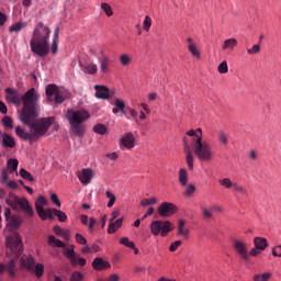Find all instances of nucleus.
Segmentation results:
<instances>
[{
    "label": "nucleus",
    "instance_id": "4d7b16f0",
    "mask_svg": "<svg viewBox=\"0 0 281 281\" xmlns=\"http://www.w3.org/2000/svg\"><path fill=\"white\" fill-rule=\"evenodd\" d=\"M2 124L3 126H5L7 128H12V119L10 116H4L2 119Z\"/></svg>",
    "mask_w": 281,
    "mask_h": 281
},
{
    "label": "nucleus",
    "instance_id": "7ed1b4c3",
    "mask_svg": "<svg viewBox=\"0 0 281 281\" xmlns=\"http://www.w3.org/2000/svg\"><path fill=\"white\" fill-rule=\"evenodd\" d=\"M187 135L189 137H193L191 146L195 157L203 164H210V161H213L214 150H212V145H210V143L203 140V130L201 127L196 130H189Z\"/></svg>",
    "mask_w": 281,
    "mask_h": 281
},
{
    "label": "nucleus",
    "instance_id": "9d476101",
    "mask_svg": "<svg viewBox=\"0 0 281 281\" xmlns=\"http://www.w3.org/2000/svg\"><path fill=\"white\" fill-rule=\"evenodd\" d=\"M64 256L70 260L72 267H76L79 265V267H85L87 265V259L81 258L80 256L76 255V251L74 250V245H70L69 248H64Z\"/></svg>",
    "mask_w": 281,
    "mask_h": 281
},
{
    "label": "nucleus",
    "instance_id": "2f4dec72",
    "mask_svg": "<svg viewBox=\"0 0 281 281\" xmlns=\"http://www.w3.org/2000/svg\"><path fill=\"white\" fill-rule=\"evenodd\" d=\"M218 183H220V186H222V188H226V190H231V188L234 189V184L236 182H233L232 179H229V178H223V179L218 180Z\"/></svg>",
    "mask_w": 281,
    "mask_h": 281
},
{
    "label": "nucleus",
    "instance_id": "09e8293b",
    "mask_svg": "<svg viewBox=\"0 0 281 281\" xmlns=\"http://www.w3.org/2000/svg\"><path fill=\"white\" fill-rule=\"evenodd\" d=\"M151 25H153V19H150V16L147 15L143 22V27L145 32H149Z\"/></svg>",
    "mask_w": 281,
    "mask_h": 281
},
{
    "label": "nucleus",
    "instance_id": "603ef678",
    "mask_svg": "<svg viewBox=\"0 0 281 281\" xmlns=\"http://www.w3.org/2000/svg\"><path fill=\"white\" fill-rule=\"evenodd\" d=\"M247 54L255 56V54H260V44H255L251 48H247Z\"/></svg>",
    "mask_w": 281,
    "mask_h": 281
},
{
    "label": "nucleus",
    "instance_id": "f03ea898",
    "mask_svg": "<svg viewBox=\"0 0 281 281\" xmlns=\"http://www.w3.org/2000/svg\"><path fill=\"white\" fill-rule=\"evenodd\" d=\"M52 31L43 23H37L32 33L30 42L31 52L40 58H45L49 54V35Z\"/></svg>",
    "mask_w": 281,
    "mask_h": 281
},
{
    "label": "nucleus",
    "instance_id": "0e129e2a",
    "mask_svg": "<svg viewBox=\"0 0 281 281\" xmlns=\"http://www.w3.org/2000/svg\"><path fill=\"white\" fill-rule=\"evenodd\" d=\"M50 201L57 205V207H60V200H58V195H56V193L50 194Z\"/></svg>",
    "mask_w": 281,
    "mask_h": 281
},
{
    "label": "nucleus",
    "instance_id": "7c9ffc66",
    "mask_svg": "<svg viewBox=\"0 0 281 281\" xmlns=\"http://www.w3.org/2000/svg\"><path fill=\"white\" fill-rule=\"evenodd\" d=\"M7 225L12 227V229H16L21 226V218H19L16 215H12Z\"/></svg>",
    "mask_w": 281,
    "mask_h": 281
},
{
    "label": "nucleus",
    "instance_id": "dca6fc26",
    "mask_svg": "<svg viewBox=\"0 0 281 281\" xmlns=\"http://www.w3.org/2000/svg\"><path fill=\"white\" fill-rule=\"evenodd\" d=\"M92 267L94 271H104L106 269H111V263L101 257H97L92 261Z\"/></svg>",
    "mask_w": 281,
    "mask_h": 281
},
{
    "label": "nucleus",
    "instance_id": "9b49d317",
    "mask_svg": "<svg viewBox=\"0 0 281 281\" xmlns=\"http://www.w3.org/2000/svg\"><path fill=\"white\" fill-rule=\"evenodd\" d=\"M233 248L236 254L244 260V262H249V250L247 248V244L240 241L238 239L233 240Z\"/></svg>",
    "mask_w": 281,
    "mask_h": 281
},
{
    "label": "nucleus",
    "instance_id": "20e7f679",
    "mask_svg": "<svg viewBox=\"0 0 281 281\" xmlns=\"http://www.w3.org/2000/svg\"><path fill=\"white\" fill-rule=\"evenodd\" d=\"M8 258H11L9 263L4 267L9 276H14V269L16 265V258L23 254V239L21 235L14 233L7 237V251Z\"/></svg>",
    "mask_w": 281,
    "mask_h": 281
},
{
    "label": "nucleus",
    "instance_id": "052dcab7",
    "mask_svg": "<svg viewBox=\"0 0 281 281\" xmlns=\"http://www.w3.org/2000/svg\"><path fill=\"white\" fill-rule=\"evenodd\" d=\"M50 52H52V54L58 53V41L53 40L52 45H50Z\"/></svg>",
    "mask_w": 281,
    "mask_h": 281
},
{
    "label": "nucleus",
    "instance_id": "a18cd8bd",
    "mask_svg": "<svg viewBox=\"0 0 281 281\" xmlns=\"http://www.w3.org/2000/svg\"><path fill=\"white\" fill-rule=\"evenodd\" d=\"M188 49L190 54L194 56V58H201V53H199V49L196 48V44L188 45Z\"/></svg>",
    "mask_w": 281,
    "mask_h": 281
},
{
    "label": "nucleus",
    "instance_id": "49530a36",
    "mask_svg": "<svg viewBox=\"0 0 281 281\" xmlns=\"http://www.w3.org/2000/svg\"><path fill=\"white\" fill-rule=\"evenodd\" d=\"M217 139L218 142H221V144H223L224 146H227V144H229V139L227 138V134H225V132H220L217 134Z\"/></svg>",
    "mask_w": 281,
    "mask_h": 281
},
{
    "label": "nucleus",
    "instance_id": "58836bf2",
    "mask_svg": "<svg viewBox=\"0 0 281 281\" xmlns=\"http://www.w3.org/2000/svg\"><path fill=\"white\" fill-rule=\"evenodd\" d=\"M233 190H234V192H237L241 196H247V189L245 187L238 184V182H236L234 184Z\"/></svg>",
    "mask_w": 281,
    "mask_h": 281
},
{
    "label": "nucleus",
    "instance_id": "6ab92c4d",
    "mask_svg": "<svg viewBox=\"0 0 281 281\" xmlns=\"http://www.w3.org/2000/svg\"><path fill=\"white\" fill-rule=\"evenodd\" d=\"M94 90L95 98L99 100H109V88H106V86L97 85L94 86Z\"/></svg>",
    "mask_w": 281,
    "mask_h": 281
},
{
    "label": "nucleus",
    "instance_id": "a211bd4d",
    "mask_svg": "<svg viewBox=\"0 0 281 281\" xmlns=\"http://www.w3.org/2000/svg\"><path fill=\"white\" fill-rule=\"evenodd\" d=\"M0 139L3 148H14L16 146V142H14V137L10 136L7 133L0 132Z\"/></svg>",
    "mask_w": 281,
    "mask_h": 281
},
{
    "label": "nucleus",
    "instance_id": "c756f323",
    "mask_svg": "<svg viewBox=\"0 0 281 281\" xmlns=\"http://www.w3.org/2000/svg\"><path fill=\"white\" fill-rule=\"evenodd\" d=\"M40 218H42V221H47V218H49L50 221H54V209H44L43 213H37Z\"/></svg>",
    "mask_w": 281,
    "mask_h": 281
},
{
    "label": "nucleus",
    "instance_id": "c85d7f7f",
    "mask_svg": "<svg viewBox=\"0 0 281 281\" xmlns=\"http://www.w3.org/2000/svg\"><path fill=\"white\" fill-rule=\"evenodd\" d=\"M48 245L50 247H59L61 249H65V243H63L60 239L55 238L54 235L48 236Z\"/></svg>",
    "mask_w": 281,
    "mask_h": 281
},
{
    "label": "nucleus",
    "instance_id": "1a4fd4ad",
    "mask_svg": "<svg viewBox=\"0 0 281 281\" xmlns=\"http://www.w3.org/2000/svg\"><path fill=\"white\" fill-rule=\"evenodd\" d=\"M172 229H175V224L170 221L156 220L150 223L151 236H161L162 238H166L168 233L172 232Z\"/></svg>",
    "mask_w": 281,
    "mask_h": 281
},
{
    "label": "nucleus",
    "instance_id": "a19ab883",
    "mask_svg": "<svg viewBox=\"0 0 281 281\" xmlns=\"http://www.w3.org/2000/svg\"><path fill=\"white\" fill-rule=\"evenodd\" d=\"M120 245H124V247H128V249H135V243L131 241L128 237H122L120 239Z\"/></svg>",
    "mask_w": 281,
    "mask_h": 281
},
{
    "label": "nucleus",
    "instance_id": "c9c22d12",
    "mask_svg": "<svg viewBox=\"0 0 281 281\" xmlns=\"http://www.w3.org/2000/svg\"><path fill=\"white\" fill-rule=\"evenodd\" d=\"M8 168L10 170V172H16L18 168H19V160L11 158L8 160Z\"/></svg>",
    "mask_w": 281,
    "mask_h": 281
},
{
    "label": "nucleus",
    "instance_id": "774afa93",
    "mask_svg": "<svg viewBox=\"0 0 281 281\" xmlns=\"http://www.w3.org/2000/svg\"><path fill=\"white\" fill-rule=\"evenodd\" d=\"M0 113H2L3 115L8 113V105H5V103H3L2 101H0Z\"/></svg>",
    "mask_w": 281,
    "mask_h": 281
},
{
    "label": "nucleus",
    "instance_id": "79ce46f5",
    "mask_svg": "<svg viewBox=\"0 0 281 281\" xmlns=\"http://www.w3.org/2000/svg\"><path fill=\"white\" fill-rule=\"evenodd\" d=\"M101 10H103L106 16H113V9L111 8V4L106 2L101 3Z\"/></svg>",
    "mask_w": 281,
    "mask_h": 281
},
{
    "label": "nucleus",
    "instance_id": "39448f33",
    "mask_svg": "<svg viewBox=\"0 0 281 281\" xmlns=\"http://www.w3.org/2000/svg\"><path fill=\"white\" fill-rule=\"evenodd\" d=\"M41 95L36 92V89L31 88L22 95V111L20 117H24L26 122H30V119L36 117V111H38V100Z\"/></svg>",
    "mask_w": 281,
    "mask_h": 281
},
{
    "label": "nucleus",
    "instance_id": "ddd939ff",
    "mask_svg": "<svg viewBox=\"0 0 281 281\" xmlns=\"http://www.w3.org/2000/svg\"><path fill=\"white\" fill-rule=\"evenodd\" d=\"M177 212V206L170 202H162L158 207V214L162 218H168Z\"/></svg>",
    "mask_w": 281,
    "mask_h": 281
},
{
    "label": "nucleus",
    "instance_id": "f704fd0d",
    "mask_svg": "<svg viewBox=\"0 0 281 281\" xmlns=\"http://www.w3.org/2000/svg\"><path fill=\"white\" fill-rule=\"evenodd\" d=\"M20 177H22V179H25L26 181L30 182H34V176H32V173H30L27 170L25 169H20L19 171Z\"/></svg>",
    "mask_w": 281,
    "mask_h": 281
},
{
    "label": "nucleus",
    "instance_id": "864d4df0",
    "mask_svg": "<svg viewBox=\"0 0 281 281\" xmlns=\"http://www.w3.org/2000/svg\"><path fill=\"white\" fill-rule=\"evenodd\" d=\"M181 245H183V241H181V240H176V241H173V243L169 246V251H171V252L177 251V249H179V247H181Z\"/></svg>",
    "mask_w": 281,
    "mask_h": 281
},
{
    "label": "nucleus",
    "instance_id": "f257e3e1",
    "mask_svg": "<svg viewBox=\"0 0 281 281\" xmlns=\"http://www.w3.org/2000/svg\"><path fill=\"white\" fill-rule=\"evenodd\" d=\"M21 122L23 124H26V126H30L31 133L25 132L21 126L15 127V134L18 137H21V139H30L31 142H36L49 131V126L56 122V119L54 116L49 117H43L38 122L34 121V119H30L26 121L24 116H20Z\"/></svg>",
    "mask_w": 281,
    "mask_h": 281
},
{
    "label": "nucleus",
    "instance_id": "f8f14e48",
    "mask_svg": "<svg viewBox=\"0 0 281 281\" xmlns=\"http://www.w3.org/2000/svg\"><path fill=\"white\" fill-rule=\"evenodd\" d=\"M4 93H5V100L8 102H10L11 104H16L18 106H21L23 94H21L16 89L7 88L4 90Z\"/></svg>",
    "mask_w": 281,
    "mask_h": 281
},
{
    "label": "nucleus",
    "instance_id": "37998d69",
    "mask_svg": "<svg viewBox=\"0 0 281 281\" xmlns=\"http://www.w3.org/2000/svg\"><path fill=\"white\" fill-rule=\"evenodd\" d=\"M132 60L133 59L131 58V56L126 54L120 56V63L123 67H127V65H131Z\"/></svg>",
    "mask_w": 281,
    "mask_h": 281
},
{
    "label": "nucleus",
    "instance_id": "5fc2aeb1",
    "mask_svg": "<svg viewBox=\"0 0 281 281\" xmlns=\"http://www.w3.org/2000/svg\"><path fill=\"white\" fill-rule=\"evenodd\" d=\"M114 106H115L119 111H123V109H126V104H125L124 101H122L121 99H115V100H114Z\"/></svg>",
    "mask_w": 281,
    "mask_h": 281
},
{
    "label": "nucleus",
    "instance_id": "aec40b11",
    "mask_svg": "<svg viewBox=\"0 0 281 281\" xmlns=\"http://www.w3.org/2000/svg\"><path fill=\"white\" fill-rule=\"evenodd\" d=\"M80 67L82 71H85V74H88L89 76H95V74H98V65L94 63H90L87 65L80 63Z\"/></svg>",
    "mask_w": 281,
    "mask_h": 281
},
{
    "label": "nucleus",
    "instance_id": "13d9d810",
    "mask_svg": "<svg viewBox=\"0 0 281 281\" xmlns=\"http://www.w3.org/2000/svg\"><path fill=\"white\" fill-rule=\"evenodd\" d=\"M202 216H203V218H212L214 215L212 214V211H210V209L203 207Z\"/></svg>",
    "mask_w": 281,
    "mask_h": 281
},
{
    "label": "nucleus",
    "instance_id": "b1692460",
    "mask_svg": "<svg viewBox=\"0 0 281 281\" xmlns=\"http://www.w3.org/2000/svg\"><path fill=\"white\" fill-rule=\"evenodd\" d=\"M20 263L22 265V267H24L25 269H27L29 271H32V269H34V258L33 257H27V256H23L20 260Z\"/></svg>",
    "mask_w": 281,
    "mask_h": 281
},
{
    "label": "nucleus",
    "instance_id": "680f3d73",
    "mask_svg": "<svg viewBox=\"0 0 281 281\" xmlns=\"http://www.w3.org/2000/svg\"><path fill=\"white\" fill-rule=\"evenodd\" d=\"M70 281H82V273L74 272L71 274Z\"/></svg>",
    "mask_w": 281,
    "mask_h": 281
},
{
    "label": "nucleus",
    "instance_id": "e433bc0d",
    "mask_svg": "<svg viewBox=\"0 0 281 281\" xmlns=\"http://www.w3.org/2000/svg\"><path fill=\"white\" fill-rule=\"evenodd\" d=\"M93 131L98 134V135H106V132L109 131L104 124H97L93 126Z\"/></svg>",
    "mask_w": 281,
    "mask_h": 281
},
{
    "label": "nucleus",
    "instance_id": "4be33fe9",
    "mask_svg": "<svg viewBox=\"0 0 281 281\" xmlns=\"http://www.w3.org/2000/svg\"><path fill=\"white\" fill-rule=\"evenodd\" d=\"M124 223V217H121L119 220L110 221L108 234H115L120 227H122V224Z\"/></svg>",
    "mask_w": 281,
    "mask_h": 281
},
{
    "label": "nucleus",
    "instance_id": "e2e57ef3",
    "mask_svg": "<svg viewBox=\"0 0 281 281\" xmlns=\"http://www.w3.org/2000/svg\"><path fill=\"white\" fill-rule=\"evenodd\" d=\"M272 256H274L276 258H281V246H276L272 249Z\"/></svg>",
    "mask_w": 281,
    "mask_h": 281
},
{
    "label": "nucleus",
    "instance_id": "393cba45",
    "mask_svg": "<svg viewBox=\"0 0 281 281\" xmlns=\"http://www.w3.org/2000/svg\"><path fill=\"white\" fill-rule=\"evenodd\" d=\"M178 236H183V238L190 236V229L186 228V220L178 221Z\"/></svg>",
    "mask_w": 281,
    "mask_h": 281
},
{
    "label": "nucleus",
    "instance_id": "bb28decb",
    "mask_svg": "<svg viewBox=\"0 0 281 281\" xmlns=\"http://www.w3.org/2000/svg\"><path fill=\"white\" fill-rule=\"evenodd\" d=\"M178 181L182 188H186L188 186V170L184 168L180 169L178 172Z\"/></svg>",
    "mask_w": 281,
    "mask_h": 281
},
{
    "label": "nucleus",
    "instance_id": "338daca9",
    "mask_svg": "<svg viewBox=\"0 0 281 281\" xmlns=\"http://www.w3.org/2000/svg\"><path fill=\"white\" fill-rule=\"evenodd\" d=\"M1 183H8V170L1 172Z\"/></svg>",
    "mask_w": 281,
    "mask_h": 281
},
{
    "label": "nucleus",
    "instance_id": "ea45409f",
    "mask_svg": "<svg viewBox=\"0 0 281 281\" xmlns=\"http://www.w3.org/2000/svg\"><path fill=\"white\" fill-rule=\"evenodd\" d=\"M34 273L36 278H43V273H45V266H43V263H36L34 268Z\"/></svg>",
    "mask_w": 281,
    "mask_h": 281
},
{
    "label": "nucleus",
    "instance_id": "2eb2a0df",
    "mask_svg": "<svg viewBox=\"0 0 281 281\" xmlns=\"http://www.w3.org/2000/svg\"><path fill=\"white\" fill-rule=\"evenodd\" d=\"M183 146L184 153L187 155L186 162L189 170H194V156L192 155V149H190V145H188L187 137H183Z\"/></svg>",
    "mask_w": 281,
    "mask_h": 281
},
{
    "label": "nucleus",
    "instance_id": "0eeeda50",
    "mask_svg": "<svg viewBox=\"0 0 281 281\" xmlns=\"http://www.w3.org/2000/svg\"><path fill=\"white\" fill-rule=\"evenodd\" d=\"M5 203L13 210H22L29 218L34 216V209H32V205H30V201H27L26 198H19L15 194H10L7 198Z\"/></svg>",
    "mask_w": 281,
    "mask_h": 281
},
{
    "label": "nucleus",
    "instance_id": "f3484780",
    "mask_svg": "<svg viewBox=\"0 0 281 281\" xmlns=\"http://www.w3.org/2000/svg\"><path fill=\"white\" fill-rule=\"evenodd\" d=\"M78 179L83 186H89L91 179H93V171L91 169H82L78 175Z\"/></svg>",
    "mask_w": 281,
    "mask_h": 281
},
{
    "label": "nucleus",
    "instance_id": "69168bd1",
    "mask_svg": "<svg viewBox=\"0 0 281 281\" xmlns=\"http://www.w3.org/2000/svg\"><path fill=\"white\" fill-rule=\"evenodd\" d=\"M64 238V240H69L70 238V233H69V229H64L61 231V235H59Z\"/></svg>",
    "mask_w": 281,
    "mask_h": 281
},
{
    "label": "nucleus",
    "instance_id": "5701e85b",
    "mask_svg": "<svg viewBox=\"0 0 281 281\" xmlns=\"http://www.w3.org/2000/svg\"><path fill=\"white\" fill-rule=\"evenodd\" d=\"M254 246L259 249L260 251H265L267 247H269V243L265 237H255L254 238Z\"/></svg>",
    "mask_w": 281,
    "mask_h": 281
},
{
    "label": "nucleus",
    "instance_id": "473e14b6",
    "mask_svg": "<svg viewBox=\"0 0 281 281\" xmlns=\"http://www.w3.org/2000/svg\"><path fill=\"white\" fill-rule=\"evenodd\" d=\"M271 280V273L265 272V273H257L252 277V281H269Z\"/></svg>",
    "mask_w": 281,
    "mask_h": 281
},
{
    "label": "nucleus",
    "instance_id": "412c9836",
    "mask_svg": "<svg viewBox=\"0 0 281 281\" xmlns=\"http://www.w3.org/2000/svg\"><path fill=\"white\" fill-rule=\"evenodd\" d=\"M235 47H238V40L231 37L228 40H225L223 45H222V49L224 52H226L227 49L229 52H234Z\"/></svg>",
    "mask_w": 281,
    "mask_h": 281
},
{
    "label": "nucleus",
    "instance_id": "6e6552de",
    "mask_svg": "<svg viewBox=\"0 0 281 281\" xmlns=\"http://www.w3.org/2000/svg\"><path fill=\"white\" fill-rule=\"evenodd\" d=\"M45 92L47 102H55V104H63L70 95L67 89L58 88L56 85H47Z\"/></svg>",
    "mask_w": 281,
    "mask_h": 281
},
{
    "label": "nucleus",
    "instance_id": "a878e982",
    "mask_svg": "<svg viewBox=\"0 0 281 281\" xmlns=\"http://www.w3.org/2000/svg\"><path fill=\"white\" fill-rule=\"evenodd\" d=\"M45 205H47V200L44 195H40L37 200L35 201V210L37 214H43V211L45 210Z\"/></svg>",
    "mask_w": 281,
    "mask_h": 281
},
{
    "label": "nucleus",
    "instance_id": "de8ad7c7",
    "mask_svg": "<svg viewBox=\"0 0 281 281\" xmlns=\"http://www.w3.org/2000/svg\"><path fill=\"white\" fill-rule=\"evenodd\" d=\"M217 71H218V74H227V71H229V67L227 66V61L226 60L222 61L218 65Z\"/></svg>",
    "mask_w": 281,
    "mask_h": 281
},
{
    "label": "nucleus",
    "instance_id": "4468645a",
    "mask_svg": "<svg viewBox=\"0 0 281 281\" xmlns=\"http://www.w3.org/2000/svg\"><path fill=\"white\" fill-rule=\"evenodd\" d=\"M121 146L127 150H133L135 148V135L132 132L125 133L121 137Z\"/></svg>",
    "mask_w": 281,
    "mask_h": 281
},
{
    "label": "nucleus",
    "instance_id": "423d86ee",
    "mask_svg": "<svg viewBox=\"0 0 281 281\" xmlns=\"http://www.w3.org/2000/svg\"><path fill=\"white\" fill-rule=\"evenodd\" d=\"M66 119L70 124V131L76 137L85 135V122L89 120V112L85 110H68Z\"/></svg>",
    "mask_w": 281,
    "mask_h": 281
},
{
    "label": "nucleus",
    "instance_id": "72a5a7b5",
    "mask_svg": "<svg viewBox=\"0 0 281 281\" xmlns=\"http://www.w3.org/2000/svg\"><path fill=\"white\" fill-rule=\"evenodd\" d=\"M54 216L58 218L59 223H66L67 221V213L60 210L54 209Z\"/></svg>",
    "mask_w": 281,
    "mask_h": 281
},
{
    "label": "nucleus",
    "instance_id": "bf43d9fd",
    "mask_svg": "<svg viewBox=\"0 0 281 281\" xmlns=\"http://www.w3.org/2000/svg\"><path fill=\"white\" fill-rule=\"evenodd\" d=\"M260 249H258L256 246L254 248L250 249V251L248 252V256H251L252 258H256V256H260Z\"/></svg>",
    "mask_w": 281,
    "mask_h": 281
},
{
    "label": "nucleus",
    "instance_id": "6e6d98bb",
    "mask_svg": "<svg viewBox=\"0 0 281 281\" xmlns=\"http://www.w3.org/2000/svg\"><path fill=\"white\" fill-rule=\"evenodd\" d=\"M76 238V243H78V245H87V238H85V236L80 235V233H77L75 235Z\"/></svg>",
    "mask_w": 281,
    "mask_h": 281
},
{
    "label": "nucleus",
    "instance_id": "cd10ccee",
    "mask_svg": "<svg viewBox=\"0 0 281 281\" xmlns=\"http://www.w3.org/2000/svg\"><path fill=\"white\" fill-rule=\"evenodd\" d=\"M109 65H111V59L109 57L104 56L100 60L101 74H109V71H111V68L109 67Z\"/></svg>",
    "mask_w": 281,
    "mask_h": 281
},
{
    "label": "nucleus",
    "instance_id": "c03bdc74",
    "mask_svg": "<svg viewBox=\"0 0 281 281\" xmlns=\"http://www.w3.org/2000/svg\"><path fill=\"white\" fill-rule=\"evenodd\" d=\"M105 196L109 199L108 207H113V205H115V194L111 191H105Z\"/></svg>",
    "mask_w": 281,
    "mask_h": 281
},
{
    "label": "nucleus",
    "instance_id": "8fccbe9b",
    "mask_svg": "<svg viewBox=\"0 0 281 281\" xmlns=\"http://www.w3.org/2000/svg\"><path fill=\"white\" fill-rule=\"evenodd\" d=\"M155 204H157V199L156 198L144 199V200L140 201L142 207H146V205H155Z\"/></svg>",
    "mask_w": 281,
    "mask_h": 281
},
{
    "label": "nucleus",
    "instance_id": "4c0bfd02",
    "mask_svg": "<svg viewBox=\"0 0 281 281\" xmlns=\"http://www.w3.org/2000/svg\"><path fill=\"white\" fill-rule=\"evenodd\" d=\"M23 27H27V23L18 22V23L13 24L12 26H10L9 31L10 32H21V30H23Z\"/></svg>",
    "mask_w": 281,
    "mask_h": 281
},
{
    "label": "nucleus",
    "instance_id": "3c124183",
    "mask_svg": "<svg viewBox=\"0 0 281 281\" xmlns=\"http://www.w3.org/2000/svg\"><path fill=\"white\" fill-rule=\"evenodd\" d=\"M194 192H196V187L194 184H188L184 190L186 196H192Z\"/></svg>",
    "mask_w": 281,
    "mask_h": 281
}]
</instances>
